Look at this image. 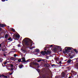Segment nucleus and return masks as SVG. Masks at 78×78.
<instances>
[{
  "label": "nucleus",
  "instance_id": "nucleus-1",
  "mask_svg": "<svg viewBox=\"0 0 78 78\" xmlns=\"http://www.w3.org/2000/svg\"><path fill=\"white\" fill-rule=\"evenodd\" d=\"M26 39L27 38H25L22 41V43H23V41H24V44L26 45H27V46H28V45H30V43L32 44H33V41H32V40H31L30 39L29 40V41H26L25 39Z\"/></svg>",
  "mask_w": 78,
  "mask_h": 78
},
{
  "label": "nucleus",
  "instance_id": "nucleus-2",
  "mask_svg": "<svg viewBox=\"0 0 78 78\" xmlns=\"http://www.w3.org/2000/svg\"><path fill=\"white\" fill-rule=\"evenodd\" d=\"M13 38L15 40H19L20 38V35H14L13 36Z\"/></svg>",
  "mask_w": 78,
  "mask_h": 78
},
{
  "label": "nucleus",
  "instance_id": "nucleus-3",
  "mask_svg": "<svg viewBox=\"0 0 78 78\" xmlns=\"http://www.w3.org/2000/svg\"><path fill=\"white\" fill-rule=\"evenodd\" d=\"M67 70H66L64 72H63L62 74V77L64 78L65 77V76H66V74H67Z\"/></svg>",
  "mask_w": 78,
  "mask_h": 78
},
{
  "label": "nucleus",
  "instance_id": "nucleus-4",
  "mask_svg": "<svg viewBox=\"0 0 78 78\" xmlns=\"http://www.w3.org/2000/svg\"><path fill=\"white\" fill-rule=\"evenodd\" d=\"M0 78H7L8 77L7 76H6L3 74H0Z\"/></svg>",
  "mask_w": 78,
  "mask_h": 78
},
{
  "label": "nucleus",
  "instance_id": "nucleus-5",
  "mask_svg": "<svg viewBox=\"0 0 78 78\" xmlns=\"http://www.w3.org/2000/svg\"><path fill=\"white\" fill-rule=\"evenodd\" d=\"M41 54L42 55H47V52L46 51H42L41 52Z\"/></svg>",
  "mask_w": 78,
  "mask_h": 78
},
{
  "label": "nucleus",
  "instance_id": "nucleus-6",
  "mask_svg": "<svg viewBox=\"0 0 78 78\" xmlns=\"http://www.w3.org/2000/svg\"><path fill=\"white\" fill-rule=\"evenodd\" d=\"M50 45H48V44L47 46H46V47H45V48H44V50H47V48H50Z\"/></svg>",
  "mask_w": 78,
  "mask_h": 78
},
{
  "label": "nucleus",
  "instance_id": "nucleus-7",
  "mask_svg": "<svg viewBox=\"0 0 78 78\" xmlns=\"http://www.w3.org/2000/svg\"><path fill=\"white\" fill-rule=\"evenodd\" d=\"M50 66L48 64H47L46 63H44V67H49Z\"/></svg>",
  "mask_w": 78,
  "mask_h": 78
},
{
  "label": "nucleus",
  "instance_id": "nucleus-8",
  "mask_svg": "<svg viewBox=\"0 0 78 78\" xmlns=\"http://www.w3.org/2000/svg\"><path fill=\"white\" fill-rule=\"evenodd\" d=\"M42 61H43L44 64H47V59H42Z\"/></svg>",
  "mask_w": 78,
  "mask_h": 78
},
{
  "label": "nucleus",
  "instance_id": "nucleus-9",
  "mask_svg": "<svg viewBox=\"0 0 78 78\" xmlns=\"http://www.w3.org/2000/svg\"><path fill=\"white\" fill-rule=\"evenodd\" d=\"M5 24H2L0 23V27L2 28H4L5 27Z\"/></svg>",
  "mask_w": 78,
  "mask_h": 78
},
{
  "label": "nucleus",
  "instance_id": "nucleus-10",
  "mask_svg": "<svg viewBox=\"0 0 78 78\" xmlns=\"http://www.w3.org/2000/svg\"><path fill=\"white\" fill-rule=\"evenodd\" d=\"M70 51H68V49H67L65 50V51H63V53H67V52H70Z\"/></svg>",
  "mask_w": 78,
  "mask_h": 78
},
{
  "label": "nucleus",
  "instance_id": "nucleus-11",
  "mask_svg": "<svg viewBox=\"0 0 78 78\" xmlns=\"http://www.w3.org/2000/svg\"><path fill=\"white\" fill-rule=\"evenodd\" d=\"M51 53V51H50L47 50L46 52V55H48V54H50Z\"/></svg>",
  "mask_w": 78,
  "mask_h": 78
},
{
  "label": "nucleus",
  "instance_id": "nucleus-12",
  "mask_svg": "<svg viewBox=\"0 0 78 78\" xmlns=\"http://www.w3.org/2000/svg\"><path fill=\"white\" fill-rule=\"evenodd\" d=\"M68 50L69 51V50H71L72 49H73V48L71 47H68L67 48Z\"/></svg>",
  "mask_w": 78,
  "mask_h": 78
},
{
  "label": "nucleus",
  "instance_id": "nucleus-13",
  "mask_svg": "<svg viewBox=\"0 0 78 78\" xmlns=\"http://www.w3.org/2000/svg\"><path fill=\"white\" fill-rule=\"evenodd\" d=\"M72 61V60L71 59H68L67 61V63H70L71 62V61Z\"/></svg>",
  "mask_w": 78,
  "mask_h": 78
},
{
  "label": "nucleus",
  "instance_id": "nucleus-14",
  "mask_svg": "<svg viewBox=\"0 0 78 78\" xmlns=\"http://www.w3.org/2000/svg\"><path fill=\"white\" fill-rule=\"evenodd\" d=\"M35 51L36 52H37V53H38L39 52V51H40V50H39V49H36L35 50Z\"/></svg>",
  "mask_w": 78,
  "mask_h": 78
},
{
  "label": "nucleus",
  "instance_id": "nucleus-15",
  "mask_svg": "<svg viewBox=\"0 0 78 78\" xmlns=\"http://www.w3.org/2000/svg\"><path fill=\"white\" fill-rule=\"evenodd\" d=\"M23 65H19V68H20V69H22V68L23 67Z\"/></svg>",
  "mask_w": 78,
  "mask_h": 78
},
{
  "label": "nucleus",
  "instance_id": "nucleus-16",
  "mask_svg": "<svg viewBox=\"0 0 78 78\" xmlns=\"http://www.w3.org/2000/svg\"><path fill=\"white\" fill-rule=\"evenodd\" d=\"M10 59L12 61H15V58L14 57H11Z\"/></svg>",
  "mask_w": 78,
  "mask_h": 78
},
{
  "label": "nucleus",
  "instance_id": "nucleus-17",
  "mask_svg": "<svg viewBox=\"0 0 78 78\" xmlns=\"http://www.w3.org/2000/svg\"><path fill=\"white\" fill-rule=\"evenodd\" d=\"M10 30H11L13 32H15V29H13V28H10Z\"/></svg>",
  "mask_w": 78,
  "mask_h": 78
},
{
  "label": "nucleus",
  "instance_id": "nucleus-18",
  "mask_svg": "<svg viewBox=\"0 0 78 78\" xmlns=\"http://www.w3.org/2000/svg\"><path fill=\"white\" fill-rule=\"evenodd\" d=\"M42 58H40V59L37 60V62H41V61H42Z\"/></svg>",
  "mask_w": 78,
  "mask_h": 78
},
{
  "label": "nucleus",
  "instance_id": "nucleus-19",
  "mask_svg": "<svg viewBox=\"0 0 78 78\" xmlns=\"http://www.w3.org/2000/svg\"><path fill=\"white\" fill-rule=\"evenodd\" d=\"M75 59H76V62H78V58H74V59H73L72 61H73V60H75Z\"/></svg>",
  "mask_w": 78,
  "mask_h": 78
},
{
  "label": "nucleus",
  "instance_id": "nucleus-20",
  "mask_svg": "<svg viewBox=\"0 0 78 78\" xmlns=\"http://www.w3.org/2000/svg\"><path fill=\"white\" fill-rule=\"evenodd\" d=\"M31 60L30 59H29L27 61H26V62H31Z\"/></svg>",
  "mask_w": 78,
  "mask_h": 78
},
{
  "label": "nucleus",
  "instance_id": "nucleus-21",
  "mask_svg": "<svg viewBox=\"0 0 78 78\" xmlns=\"http://www.w3.org/2000/svg\"><path fill=\"white\" fill-rule=\"evenodd\" d=\"M8 37V34H5V38H6Z\"/></svg>",
  "mask_w": 78,
  "mask_h": 78
},
{
  "label": "nucleus",
  "instance_id": "nucleus-22",
  "mask_svg": "<svg viewBox=\"0 0 78 78\" xmlns=\"http://www.w3.org/2000/svg\"><path fill=\"white\" fill-rule=\"evenodd\" d=\"M3 60V58H2L0 57V62H2Z\"/></svg>",
  "mask_w": 78,
  "mask_h": 78
},
{
  "label": "nucleus",
  "instance_id": "nucleus-23",
  "mask_svg": "<svg viewBox=\"0 0 78 78\" xmlns=\"http://www.w3.org/2000/svg\"><path fill=\"white\" fill-rule=\"evenodd\" d=\"M8 41H12V39H11V37H10L8 39Z\"/></svg>",
  "mask_w": 78,
  "mask_h": 78
},
{
  "label": "nucleus",
  "instance_id": "nucleus-24",
  "mask_svg": "<svg viewBox=\"0 0 78 78\" xmlns=\"http://www.w3.org/2000/svg\"><path fill=\"white\" fill-rule=\"evenodd\" d=\"M33 64L34 65H36V66H38L39 65V64L37 63H33Z\"/></svg>",
  "mask_w": 78,
  "mask_h": 78
},
{
  "label": "nucleus",
  "instance_id": "nucleus-25",
  "mask_svg": "<svg viewBox=\"0 0 78 78\" xmlns=\"http://www.w3.org/2000/svg\"><path fill=\"white\" fill-rule=\"evenodd\" d=\"M74 51L76 52V53H78V51H77V50H76V49H73Z\"/></svg>",
  "mask_w": 78,
  "mask_h": 78
},
{
  "label": "nucleus",
  "instance_id": "nucleus-26",
  "mask_svg": "<svg viewBox=\"0 0 78 78\" xmlns=\"http://www.w3.org/2000/svg\"><path fill=\"white\" fill-rule=\"evenodd\" d=\"M21 61H22V60H21L20 58L18 60V61L19 62H21Z\"/></svg>",
  "mask_w": 78,
  "mask_h": 78
},
{
  "label": "nucleus",
  "instance_id": "nucleus-27",
  "mask_svg": "<svg viewBox=\"0 0 78 78\" xmlns=\"http://www.w3.org/2000/svg\"><path fill=\"white\" fill-rule=\"evenodd\" d=\"M21 62H26V60H23Z\"/></svg>",
  "mask_w": 78,
  "mask_h": 78
},
{
  "label": "nucleus",
  "instance_id": "nucleus-28",
  "mask_svg": "<svg viewBox=\"0 0 78 78\" xmlns=\"http://www.w3.org/2000/svg\"><path fill=\"white\" fill-rule=\"evenodd\" d=\"M10 67H12H12H14V65L12 64H11L10 65Z\"/></svg>",
  "mask_w": 78,
  "mask_h": 78
},
{
  "label": "nucleus",
  "instance_id": "nucleus-29",
  "mask_svg": "<svg viewBox=\"0 0 78 78\" xmlns=\"http://www.w3.org/2000/svg\"><path fill=\"white\" fill-rule=\"evenodd\" d=\"M55 78H62V77L60 76H59L58 77L57 76H55Z\"/></svg>",
  "mask_w": 78,
  "mask_h": 78
},
{
  "label": "nucleus",
  "instance_id": "nucleus-30",
  "mask_svg": "<svg viewBox=\"0 0 78 78\" xmlns=\"http://www.w3.org/2000/svg\"><path fill=\"white\" fill-rule=\"evenodd\" d=\"M23 52H24V53H26V52H27V51H26V50L23 49Z\"/></svg>",
  "mask_w": 78,
  "mask_h": 78
},
{
  "label": "nucleus",
  "instance_id": "nucleus-31",
  "mask_svg": "<svg viewBox=\"0 0 78 78\" xmlns=\"http://www.w3.org/2000/svg\"><path fill=\"white\" fill-rule=\"evenodd\" d=\"M58 59H59V57H57L55 58V59L56 61H58Z\"/></svg>",
  "mask_w": 78,
  "mask_h": 78
},
{
  "label": "nucleus",
  "instance_id": "nucleus-32",
  "mask_svg": "<svg viewBox=\"0 0 78 78\" xmlns=\"http://www.w3.org/2000/svg\"><path fill=\"white\" fill-rule=\"evenodd\" d=\"M46 76H48L49 75V73H47L46 74Z\"/></svg>",
  "mask_w": 78,
  "mask_h": 78
},
{
  "label": "nucleus",
  "instance_id": "nucleus-33",
  "mask_svg": "<svg viewBox=\"0 0 78 78\" xmlns=\"http://www.w3.org/2000/svg\"><path fill=\"white\" fill-rule=\"evenodd\" d=\"M54 50L55 51H57V49H56V48H55L54 49Z\"/></svg>",
  "mask_w": 78,
  "mask_h": 78
},
{
  "label": "nucleus",
  "instance_id": "nucleus-34",
  "mask_svg": "<svg viewBox=\"0 0 78 78\" xmlns=\"http://www.w3.org/2000/svg\"><path fill=\"white\" fill-rule=\"evenodd\" d=\"M48 56H46V59H49Z\"/></svg>",
  "mask_w": 78,
  "mask_h": 78
},
{
  "label": "nucleus",
  "instance_id": "nucleus-35",
  "mask_svg": "<svg viewBox=\"0 0 78 78\" xmlns=\"http://www.w3.org/2000/svg\"><path fill=\"white\" fill-rule=\"evenodd\" d=\"M13 72H14V71H13V72H12V73H9V75H12V73H13Z\"/></svg>",
  "mask_w": 78,
  "mask_h": 78
},
{
  "label": "nucleus",
  "instance_id": "nucleus-36",
  "mask_svg": "<svg viewBox=\"0 0 78 78\" xmlns=\"http://www.w3.org/2000/svg\"><path fill=\"white\" fill-rule=\"evenodd\" d=\"M22 60H25V58L24 57H23V58H22Z\"/></svg>",
  "mask_w": 78,
  "mask_h": 78
},
{
  "label": "nucleus",
  "instance_id": "nucleus-37",
  "mask_svg": "<svg viewBox=\"0 0 78 78\" xmlns=\"http://www.w3.org/2000/svg\"><path fill=\"white\" fill-rule=\"evenodd\" d=\"M37 72H40V70L39 69H37Z\"/></svg>",
  "mask_w": 78,
  "mask_h": 78
},
{
  "label": "nucleus",
  "instance_id": "nucleus-38",
  "mask_svg": "<svg viewBox=\"0 0 78 78\" xmlns=\"http://www.w3.org/2000/svg\"><path fill=\"white\" fill-rule=\"evenodd\" d=\"M14 57H16V56H17V55L16 54H14Z\"/></svg>",
  "mask_w": 78,
  "mask_h": 78
},
{
  "label": "nucleus",
  "instance_id": "nucleus-39",
  "mask_svg": "<svg viewBox=\"0 0 78 78\" xmlns=\"http://www.w3.org/2000/svg\"><path fill=\"white\" fill-rule=\"evenodd\" d=\"M52 67H53V66H56V65L55 64H52L51 65Z\"/></svg>",
  "mask_w": 78,
  "mask_h": 78
},
{
  "label": "nucleus",
  "instance_id": "nucleus-40",
  "mask_svg": "<svg viewBox=\"0 0 78 78\" xmlns=\"http://www.w3.org/2000/svg\"><path fill=\"white\" fill-rule=\"evenodd\" d=\"M14 69L13 68H11L10 69V71H12V70H13Z\"/></svg>",
  "mask_w": 78,
  "mask_h": 78
},
{
  "label": "nucleus",
  "instance_id": "nucleus-41",
  "mask_svg": "<svg viewBox=\"0 0 78 78\" xmlns=\"http://www.w3.org/2000/svg\"><path fill=\"white\" fill-rule=\"evenodd\" d=\"M17 46L18 47H20V44H18Z\"/></svg>",
  "mask_w": 78,
  "mask_h": 78
},
{
  "label": "nucleus",
  "instance_id": "nucleus-42",
  "mask_svg": "<svg viewBox=\"0 0 78 78\" xmlns=\"http://www.w3.org/2000/svg\"><path fill=\"white\" fill-rule=\"evenodd\" d=\"M6 63H7V62H4V63H3L4 64H5V65H6Z\"/></svg>",
  "mask_w": 78,
  "mask_h": 78
},
{
  "label": "nucleus",
  "instance_id": "nucleus-43",
  "mask_svg": "<svg viewBox=\"0 0 78 78\" xmlns=\"http://www.w3.org/2000/svg\"><path fill=\"white\" fill-rule=\"evenodd\" d=\"M69 58H70V59H72V58H73V57H72V56H71Z\"/></svg>",
  "mask_w": 78,
  "mask_h": 78
},
{
  "label": "nucleus",
  "instance_id": "nucleus-44",
  "mask_svg": "<svg viewBox=\"0 0 78 78\" xmlns=\"http://www.w3.org/2000/svg\"><path fill=\"white\" fill-rule=\"evenodd\" d=\"M53 47V45H50V47Z\"/></svg>",
  "mask_w": 78,
  "mask_h": 78
},
{
  "label": "nucleus",
  "instance_id": "nucleus-45",
  "mask_svg": "<svg viewBox=\"0 0 78 78\" xmlns=\"http://www.w3.org/2000/svg\"><path fill=\"white\" fill-rule=\"evenodd\" d=\"M30 67H32V65H31V64H30Z\"/></svg>",
  "mask_w": 78,
  "mask_h": 78
},
{
  "label": "nucleus",
  "instance_id": "nucleus-46",
  "mask_svg": "<svg viewBox=\"0 0 78 78\" xmlns=\"http://www.w3.org/2000/svg\"><path fill=\"white\" fill-rule=\"evenodd\" d=\"M2 30V29L1 28H0V31H1Z\"/></svg>",
  "mask_w": 78,
  "mask_h": 78
},
{
  "label": "nucleus",
  "instance_id": "nucleus-47",
  "mask_svg": "<svg viewBox=\"0 0 78 78\" xmlns=\"http://www.w3.org/2000/svg\"><path fill=\"white\" fill-rule=\"evenodd\" d=\"M2 2H5V0H2Z\"/></svg>",
  "mask_w": 78,
  "mask_h": 78
},
{
  "label": "nucleus",
  "instance_id": "nucleus-48",
  "mask_svg": "<svg viewBox=\"0 0 78 78\" xmlns=\"http://www.w3.org/2000/svg\"><path fill=\"white\" fill-rule=\"evenodd\" d=\"M21 50H22V51H23V48H21Z\"/></svg>",
  "mask_w": 78,
  "mask_h": 78
},
{
  "label": "nucleus",
  "instance_id": "nucleus-49",
  "mask_svg": "<svg viewBox=\"0 0 78 78\" xmlns=\"http://www.w3.org/2000/svg\"><path fill=\"white\" fill-rule=\"evenodd\" d=\"M61 62H62L61 61H60V62H59V63L60 64H61Z\"/></svg>",
  "mask_w": 78,
  "mask_h": 78
},
{
  "label": "nucleus",
  "instance_id": "nucleus-50",
  "mask_svg": "<svg viewBox=\"0 0 78 78\" xmlns=\"http://www.w3.org/2000/svg\"><path fill=\"white\" fill-rule=\"evenodd\" d=\"M2 47V44H0V47Z\"/></svg>",
  "mask_w": 78,
  "mask_h": 78
},
{
  "label": "nucleus",
  "instance_id": "nucleus-51",
  "mask_svg": "<svg viewBox=\"0 0 78 78\" xmlns=\"http://www.w3.org/2000/svg\"><path fill=\"white\" fill-rule=\"evenodd\" d=\"M12 50H15V49H14V48L12 49Z\"/></svg>",
  "mask_w": 78,
  "mask_h": 78
},
{
  "label": "nucleus",
  "instance_id": "nucleus-52",
  "mask_svg": "<svg viewBox=\"0 0 78 78\" xmlns=\"http://www.w3.org/2000/svg\"><path fill=\"white\" fill-rule=\"evenodd\" d=\"M68 48V47H66V48H65V49H66V48Z\"/></svg>",
  "mask_w": 78,
  "mask_h": 78
},
{
  "label": "nucleus",
  "instance_id": "nucleus-53",
  "mask_svg": "<svg viewBox=\"0 0 78 78\" xmlns=\"http://www.w3.org/2000/svg\"><path fill=\"white\" fill-rule=\"evenodd\" d=\"M68 78H71V76H69Z\"/></svg>",
  "mask_w": 78,
  "mask_h": 78
},
{
  "label": "nucleus",
  "instance_id": "nucleus-54",
  "mask_svg": "<svg viewBox=\"0 0 78 78\" xmlns=\"http://www.w3.org/2000/svg\"><path fill=\"white\" fill-rule=\"evenodd\" d=\"M58 48H61V47H58Z\"/></svg>",
  "mask_w": 78,
  "mask_h": 78
},
{
  "label": "nucleus",
  "instance_id": "nucleus-55",
  "mask_svg": "<svg viewBox=\"0 0 78 78\" xmlns=\"http://www.w3.org/2000/svg\"><path fill=\"white\" fill-rule=\"evenodd\" d=\"M4 56H6V55L4 54Z\"/></svg>",
  "mask_w": 78,
  "mask_h": 78
},
{
  "label": "nucleus",
  "instance_id": "nucleus-56",
  "mask_svg": "<svg viewBox=\"0 0 78 78\" xmlns=\"http://www.w3.org/2000/svg\"><path fill=\"white\" fill-rule=\"evenodd\" d=\"M11 52H15V51H12Z\"/></svg>",
  "mask_w": 78,
  "mask_h": 78
},
{
  "label": "nucleus",
  "instance_id": "nucleus-57",
  "mask_svg": "<svg viewBox=\"0 0 78 78\" xmlns=\"http://www.w3.org/2000/svg\"><path fill=\"white\" fill-rule=\"evenodd\" d=\"M62 51V49H61L60 50V51Z\"/></svg>",
  "mask_w": 78,
  "mask_h": 78
},
{
  "label": "nucleus",
  "instance_id": "nucleus-58",
  "mask_svg": "<svg viewBox=\"0 0 78 78\" xmlns=\"http://www.w3.org/2000/svg\"><path fill=\"white\" fill-rule=\"evenodd\" d=\"M8 27L9 28V26H8Z\"/></svg>",
  "mask_w": 78,
  "mask_h": 78
},
{
  "label": "nucleus",
  "instance_id": "nucleus-59",
  "mask_svg": "<svg viewBox=\"0 0 78 78\" xmlns=\"http://www.w3.org/2000/svg\"><path fill=\"white\" fill-rule=\"evenodd\" d=\"M1 51V49L0 48V51Z\"/></svg>",
  "mask_w": 78,
  "mask_h": 78
},
{
  "label": "nucleus",
  "instance_id": "nucleus-60",
  "mask_svg": "<svg viewBox=\"0 0 78 78\" xmlns=\"http://www.w3.org/2000/svg\"><path fill=\"white\" fill-rule=\"evenodd\" d=\"M67 61V60H65V61Z\"/></svg>",
  "mask_w": 78,
  "mask_h": 78
},
{
  "label": "nucleus",
  "instance_id": "nucleus-61",
  "mask_svg": "<svg viewBox=\"0 0 78 78\" xmlns=\"http://www.w3.org/2000/svg\"><path fill=\"white\" fill-rule=\"evenodd\" d=\"M6 1H8V0H5Z\"/></svg>",
  "mask_w": 78,
  "mask_h": 78
},
{
  "label": "nucleus",
  "instance_id": "nucleus-62",
  "mask_svg": "<svg viewBox=\"0 0 78 78\" xmlns=\"http://www.w3.org/2000/svg\"><path fill=\"white\" fill-rule=\"evenodd\" d=\"M21 39H22L20 38V40H21Z\"/></svg>",
  "mask_w": 78,
  "mask_h": 78
},
{
  "label": "nucleus",
  "instance_id": "nucleus-63",
  "mask_svg": "<svg viewBox=\"0 0 78 78\" xmlns=\"http://www.w3.org/2000/svg\"><path fill=\"white\" fill-rule=\"evenodd\" d=\"M21 38H22V37H21Z\"/></svg>",
  "mask_w": 78,
  "mask_h": 78
},
{
  "label": "nucleus",
  "instance_id": "nucleus-64",
  "mask_svg": "<svg viewBox=\"0 0 78 78\" xmlns=\"http://www.w3.org/2000/svg\"><path fill=\"white\" fill-rule=\"evenodd\" d=\"M34 59V58H32V59Z\"/></svg>",
  "mask_w": 78,
  "mask_h": 78
}]
</instances>
